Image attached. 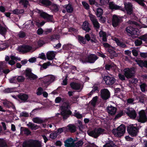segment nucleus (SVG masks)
Returning a JSON list of instances; mask_svg holds the SVG:
<instances>
[{
    "label": "nucleus",
    "instance_id": "obj_27",
    "mask_svg": "<svg viewBox=\"0 0 147 147\" xmlns=\"http://www.w3.org/2000/svg\"><path fill=\"white\" fill-rule=\"evenodd\" d=\"M82 29L86 32H88L90 30V28L89 26V24L87 21H85L83 23L82 26Z\"/></svg>",
    "mask_w": 147,
    "mask_h": 147
},
{
    "label": "nucleus",
    "instance_id": "obj_50",
    "mask_svg": "<svg viewBox=\"0 0 147 147\" xmlns=\"http://www.w3.org/2000/svg\"><path fill=\"white\" fill-rule=\"evenodd\" d=\"M137 2L140 5L143 7H145L146 6V5L144 3V0H134Z\"/></svg>",
    "mask_w": 147,
    "mask_h": 147
},
{
    "label": "nucleus",
    "instance_id": "obj_26",
    "mask_svg": "<svg viewBox=\"0 0 147 147\" xmlns=\"http://www.w3.org/2000/svg\"><path fill=\"white\" fill-rule=\"evenodd\" d=\"M138 64L141 67H147V61H143L142 60H136Z\"/></svg>",
    "mask_w": 147,
    "mask_h": 147
},
{
    "label": "nucleus",
    "instance_id": "obj_8",
    "mask_svg": "<svg viewBox=\"0 0 147 147\" xmlns=\"http://www.w3.org/2000/svg\"><path fill=\"white\" fill-rule=\"evenodd\" d=\"M124 74L126 78H131L134 75V71L133 68H126L124 69Z\"/></svg>",
    "mask_w": 147,
    "mask_h": 147
},
{
    "label": "nucleus",
    "instance_id": "obj_7",
    "mask_svg": "<svg viewBox=\"0 0 147 147\" xmlns=\"http://www.w3.org/2000/svg\"><path fill=\"white\" fill-rule=\"evenodd\" d=\"M41 17L46 20L48 22H54L53 16L50 15L42 11H39V12Z\"/></svg>",
    "mask_w": 147,
    "mask_h": 147
},
{
    "label": "nucleus",
    "instance_id": "obj_6",
    "mask_svg": "<svg viewBox=\"0 0 147 147\" xmlns=\"http://www.w3.org/2000/svg\"><path fill=\"white\" fill-rule=\"evenodd\" d=\"M138 114L137 118L138 121L142 123L145 122L147 120V117L145 111L142 110L139 112Z\"/></svg>",
    "mask_w": 147,
    "mask_h": 147
},
{
    "label": "nucleus",
    "instance_id": "obj_2",
    "mask_svg": "<svg viewBox=\"0 0 147 147\" xmlns=\"http://www.w3.org/2000/svg\"><path fill=\"white\" fill-rule=\"evenodd\" d=\"M23 147H42L41 142L37 140H31L24 142Z\"/></svg>",
    "mask_w": 147,
    "mask_h": 147
},
{
    "label": "nucleus",
    "instance_id": "obj_53",
    "mask_svg": "<svg viewBox=\"0 0 147 147\" xmlns=\"http://www.w3.org/2000/svg\"><path fill=\"white\" fill-rule=\"evenodd\" d=\"M25 33L22 31H20L18 34V36L20 38H23L26 36Z\"/></svg>",
    "mask_w": 147,
    "mask_h": 147
},
{
    "label": "nucleus",
    "instance_id": "obj_29",
    "mask_svg": "<svg viewBox=\"0 0 147 147\" xmlns=\"http://www.w3.org/2000/svg\"><path fill=\"white\" fill-rule=\"evenodd\" d=\"M18 97L19 99L25 102L27 100L28 98V96L26 94H20L18 96Z\"/></svg>",
    "mask_w": 147,
    "mask_h": 147
},
{
    "label": "nucleus",
    "instance_id": "obj_34",
    "mask_svg": "<svg viewBox=\"0 0 147 147\" xmlns=\"http://www.w3.org/2000/svg\"><path fill=\"white\" fill-rule=\"evenodd\" d=\"M78 39L79 42L81 44H85L86 43V40L84 37L80 36H78Z\"/></svg>",
    "mask_w": 147,
    "mask_h": 147
},
{
    "label": "nucleus",
    "instance_id": "obj_59",
    "mask_svg": "<svg viewBox=\"0 0 147 147\" xmlns=\"http://www.w3.org/2000/svg\"><path fill=\"white\" fill-rule=\"evenodd\" d=\"M139 38L144 41L147 42V34H145L141 36Z\"/></svg>",
    "mask_w": 147,
    "mask_h": 147
},
{
    "label": "nucleus",
    "instance_id": "obj_14",
    "mask_svg": "<svg viewBox=\"0 0 147 147\" xmlns=\"http://www.w3.org/2000/svg\"><path fill=\"white\" fill-rule=\"evenodd\" d=\"M26 76L27 79L30 80H34L37 78V76L32 73L31 71L28 69L26 70Z\"/></svg>",
    "mask_w": 147,
    "mask_h": 147
},
{
    "label": "nucleus",
    "instance_id": "obj_57",
    "mask_svg": "<svg viewBox=\"0 0 147 147\" xmlns=\"http://www.w3.org/2000/svg\"><path fill=\"white\" fill-rule=\"evenodd\" d=\"M134 43L137 46H140L142 43V40H137L135 41Z\"/></svg>",
    "mask_w": 147,
    "mask_h": 147
},
{
    "label": "nucleus",
    "instance_id": "obj_39",
    "mask_svg": "<svg viewBox=\"0 0 147 147\" xmlns=\"http://www.w3.org/2000/svg\"><path fill=\"white\" fill-rule=\"evenodd\" d=\"M65 132H68V130L67 128L66 127H64L62 128H59L57 130V134H60L63 131Z\"/></svg>",
    "mask_w": 147,
    "mask_h": 147
},
{
    "label": "nucleus",
    "instance_id": "obj_46",
    "mask_svg": "<svg viewBox=\"0 0 147 147\" xmlns=\"http://www.w3.org/2000/svg\"><path fill=\"white\" fill-rule=\"evenodd\" d=\"M57 135V131H54L50 134V137L52 139H54L56 138Z\"/></svg>",
    "mask_w": 147,
    "mask_h": 147
},
{
    "label": "nucleus",
    "instance_id": "obj_3",
    "mask_svg": "<svg viewBox=\"0 0 147 147\" xmlns=\"http://www.w3.org/2000/svg\"><path fill=\"white\" fill-rule=\"evenodd\" d=\"M125 131V127L124 125H121L117 129L112 130L113 134L115 136L120 137L123 135Z\"/></svg>",
    "mask_w": 147,
    "mask_h": 147
},
{
    "label": "nucleus",
    "instance_id": "obj_62",
    "mask_svg": "<svg viewBox=\"0 0 147 147\" xmlns=\"http://www.w3.org/2000/svg\"><path fill=\"white\" fill-rule=\"evenodd\" d=\"M42 3L47 6H49L51 5V2L47 0H43L42 1Z\"/></svg>",
    "mask_w": 147,
    "mask_h": 147
},
{
    "label": "nucleus",
    "instance_id": "obj_16",
    "mask_svg": "<svg viewBox=\"0 0 147 147\" xmlns=\"http://www.w3.org/2000/svg\"><path fill=\"white\" fill-rule=\"evenodd\" d=\"M138 129L135 126L131 127L128 129V131L131 135L133 136H136L138 132Z\"/></svg>",
    "mask_w": 147,
    "mask_h": 147
},
{
    "label": "nucleus",
    "instance_id": "obj_33",
    "mask_svg": "<svg viewBox=\"0 0 147 147\" xmlns=\"http://www.w3.org/2000/svg\"><path fill=\"white\" fill-rule=\"evenodd\" d=\"M27 125L32 130H35L37 128V125L31 122H29Z\"/></svg>",
    "mask_w": 147,
    "mask_h": 147
},
{
    "label": "nucleus",
    "instance_id": "obj_30",
    "mask_svg": "<svg viewBox=\"0 0 147 147\" xmlns=\"http://www.w3.org/2000/svg\"><path fill=\"white\" fill-rule=\"evenodd\" d=\"M68 131H69L71 132H74L76 131V127L73 125H69L67 126Z\"/></svg>",
    "mask_w": 147,
    "mask_h": 147
},
{
    "label": "nucleus",
    "instance_id": "obj_20",
    "mask_svg": "<svg viewBox=\"0 0 147 147\" xmlns=\"http://www.w3.org/2000/svg\"><path fill=\"white\" fill-rule=\"evenodd\" d=\"M10 59L8 61V63L11 66L14 65L15 64V61L17 60L19 61L21 60V58H20L15 57L13 55H11L10 56Z\"/></svg>",
    "mask_w": 147,
    "mask_h": 147
},
{
    "label": "nucleus",
    "instance_id": "obj_13",
    "mask_svg": "<svg viewBox=\"0 0 147 147\" xmlns=\"http://www.w3.org/2000/svg\"><path fill=\"white\" fill-rule=\"evenodd\" d=\"M98 59V57L94 54H90L88 57L86 61L84 62L82 61L83 63L85 62H89L90 63H93Z\"/></svg>",
    "mask_w": 147,
    "mask_h": 147
},
{
    "label": "nucleus",
    "instance_id": "obj_25",
    "mask_svg": "<svg viewBox=\"0 0 147 147\" xmlns=\"http://www.w3.org/2000/svg\"><path fill=\"white\" fill-rule=\"evenodd\" d=\"M117 68V66L113 64H106L105 65V69L107 70H109L111 69L115 70Z\"/></svg>",
    "mask_w": 147,
    "mask_h": 147
},
{
    "label": "nucleus",
    "instance_id": "obj_44",
    "mask_svg": "<svg viewBox=\"0 0 147 147\" xmlns=\"http://www.w3.org/2000/svg\"><path fill=\"white\" fill-rule=\"evenodd\" d=\"M24 12V10L23 9H15L13 11V13L16 14H18L23 13Z\"/></svg>",
    "mask_w": 147,
    "mask_h": 147
},
{
    "label": "nucleus",
    "instance_id": "obj_48",
    "mask_svg": "<svg viewBox=\"0 0 147 147\" xmlns=\"http://www.w3.org/2000/svg\"><path fill=\"white\" fill-rule=\"evenodd\" d=\"M107 51L109 52L112 56L117 57V54L114 51L110 49L109 48L107 49Z\"/></svg>",
    "mask_w": 147,
    "mask_h": 147
},
{
    "label": "nucleus",
    "instance_id": "obj_49",
    "mask_svg": "<svg viewBox=\"0 0 147 147\" xmlns=\"http://www.w3.org/2000/svg\"><path fill=\"white\" fill-rule=\"evenodd\" d=\"M82 4L84 7L86 9L88 10L90 8V6L88 4L84 1L82 2Z\"/></svg>",
    "mask_w": 147,
    "mask_h": 147
},
{
    "label": "nucleus",
    "instance_id": "obj_63",
    "mask_svg": "<svg viewBox=\"0 0 147 147\" xmlns=\"http://www.w3.org/2000/svg\"><path fill=\"white\" fill-rule=\"evenodd\" d=\"M75 112H76V111ZM74 116L78 119H80L82 117V115L80 114L78 112H75L74 113Z\"/></svg>",
    "mask_w": 147,
    "mask_h": 147
},
{
    "label": "nucleus",
    "instance_id": "obj_21",
    "mask_svg": "<svg viewBox=\"0 0 147 147\" xmlns=\"http://www.w3.org/2000/svg\"><path fill=\"white\" fill-rule=\"evenodd\" d=\"M74 141L71 138L67 139L65 141L66 147H73Z\"/></svg>",
    "mask_w": 147,
    "mask_h": 147
},
{
    "label": "nucleus",
    "instance_id": "obj_19",
    "mask_svg": "<svg viewBox=\"0 0 147 147\" xmlns=\"http://www.w3.org/2000/svg\"><path fill=\"white\" fill-rule=\"evenodd\" d=\"M120 18L116 15H114L113 16L112 19V24L114 27L117 26L120 22Z\"/></svg>",
    "mask_w": 147,
    "mask_h": 147
},
{
    "label": "nucleus",
    "instance_id": "obj_51",
    "mask_svg": "<svg viewBox=\"0 0 147 147\" xmlns=\"http://www.w3.org/2000/svg\"><path fill=\"white\" fill-rule=\"evenodd\" d=\"M43 92V89L41 87H39L36 90V94L37 95H40L42 94Z\"/></svg>",
    "mask_w": 147,
    "mask_h": 147
},
{
    "label": "nucleus",
    "instance_id": "obj_15",
    "mask_svg": "<svg viewBox=\"0 0 147 147\" xmlns=\"http://www.w3.org/2000/svg\"><path fill=\"white\" fill-rule=\"evenodd\" d=\"M101 96L104 99L106 100L109 98L110 94L109 91L106 89H104L101 90Z\"/></svg>",
    "mask_w": 147,
    "mask_h": 147
},
{
    "label": "nucleus",
    "instance_id": "obj_55",
    "mask_svg": "<svg viewBox=\"0 0 147 147\" xmlns=\"http://www.w3.org/2000/svg\"><path fill=\"white\" fill-rule=\"evenodd\" d=\"M8 45L6 43L4 44L0 47V51H3L5 49L8 47Z\"/></svg>",
    "mask_w": 147,
    "mask_h": 147
},
{
    "label": "nucleus",
    "instance_id": "obj_36",
    "mask_svg": "<svg viewBox=\"0 0 147 147\" xmlns=\"http://www.w3.org/2000/svg\"><path fill=\"white\" fill-rule=\"evenodd\" d=\"M98 97L97 96L94 97L90 101L91 104L93 106H95L97 102Z\"/></svg>",
    "mask_w": 147,
    "mask_h": 147
},
{
    "label": "nucleus",
    "instance_id": "obj_60",
    "mask_svg": "<svg viewBox=\"0 0 147 147\" xmlns=\"http://www.w3.org/2000/svg\"><path fill=\"white\" fill-rule=\"evenodd\" d=\"M17 76L13 77L9 79L10 82L11 83H16L17 81Z\"/></svg>",
    "mask_w": 147,
    "mask_h": 147
},
{
    "label": "nucleus",
    "instance_id": "obj_17",
    "mask_svg": "<svg viewBox=\"0 0 147 147\" xmlns=\"http://www.w3.org/2000/svg\"><path fill=\"white\" fill-rule=\"evenodd\" d=\"M70 86L71 88L75 90H79V91H81L82 88L81 85L78 83H76L75 82H72L70 83Z\"/></svg>",
    "mask_w": 147,
    "mask_h": 147
},
{
    "label": "nucleus",
    "instance_id": "obj_11",
    "mask_svg": "<svg viewBox=\"0 0 147 147\" xmlns=\"http://www.w3.org/2000/svg\"><path fill=\"white\" fill-rule=\"evenodd\" d=\"M126 113L127 115L131 118L134 119L136 118L137 114L134 109L128 108L127 109Z\"/></svg>",
    "mask_w": 147,
    "mask_h": 147
},
{
    "label": "nucleus",
    "instance_id": "obj_61",
    "mask_svg": "<svg viewBox=\"0 0 147 147\" xmlns=\"http://www.w3.org/2000/svg\"><path fill=\"white\" fill-rule=\"evenodd\" d=\"M51 65L49 62H48L47 63H45L42 65V67L44 69H46L48 66Z\"/></svg>",
    "mask_w": 147,
    "mask_h": 147
},
{
    "label": "nucleus",
    "instance_id": "obj_43",
    "mask_svg": "<svg viewBox=\"0 0 147 147\" xmlns=\"http://www.w3.org/2000/svg\"><path fill=\"white\" fill-rule=\"evenodd\" d=\"M116 145L113 142H110L107 143L103 146V147H116Z\"/></svg>",
    "mask_w": 147,
    "mask_h": 147
},
{
    "label": "nucleus",
    "instance_id": "obj_31",
    "mask_svg": "<svg viewBox=\"0 0 147 147\" xmlns=\"http://www.w3.org/2000/svg\"><path fill=\"white\" fill-rule=\"evenodd\" d=\"M32 120L34 123L38 124L41 123L43 122L42 119L38 117L34 118L32 119Z\"/></svg>",
    "mask_w": 147,
    "mask_h": 147
},
{
    "label": "nucleus",
    "instance_id": "obj_37",
    "mask_svg": "<svg viewBox=\"0 0 147 147\" xmlns=\"http://www.w3.org/2000/svg\"><path fill=\"white\" fill-rule=\"evenodd\" d=\"M59 6L55 4H53L51 7V9L54 11H57L59 10Z\"/></svg>",
    "mask_w": 147,
    "mask_h": 147
},
{
    "label": "nucleus",
    "instance_id": "obj_22",
    "mask_svg": "<svg viewBox=\"0 0 147 147\" xmlns=\"http://www.w3.org/2000/svg\"><path fill=\"white\" fill-rule=\"evenodd\" d=\"M109 7L110 9H120L123 11L125 10L123 8H122L121 7L117 5L113 2H111L109 3Z\"/></svg>",
    "mask_w": 147,
    "mask_h": 147
},
{
    "label": "nucleus",
    "instance_id": "obj_28",
    "mask_svg": "<svg viewBox=\"0 0 147 147\" xmlns=\"http://www.w3.org/2000/svg\"><path fill=\"white\" fill-rule=\"evenodd\" d=\"M55 54L53 51H49L47 54V57L49 60H51L55 57Z\"/></svg>",
    "mask_w": 147,
    "mask_h": 147
},
{
    "label": "nucleus",
    "instance_id": "obj_56",
    "mask_svg": "<svg viewBox=\"0 0 147 147\" xmlns=\"http://www.w3.org/2000/svg\"><path fill=\"white\" fill-rule=\"evenodd\" d=\"M146 86L144 83H142L140 85V87L141 91L142 92H144L145 91V88Z\"/></svg>",
    "mask_w": 147,
    "mask_h": 147
},
{
    "label": "nucleus",
    "instance_id": "obj_9",
    "mask_svg": "<svg viewBox=\"0 0 147 147\" xmlns=\"http://www.w3.org/2000/svg\"><path fill=\"white\" fill-rule=\"evenodd\" d=\"M32 47L29 45H23L19 47L18 48V50L23 53H26L30 51H33Z\"/></svg>",
    "mask_w": 147,
    "mask_h": 147
},
{
    "label": "nucleus",
    "instance_id": "obj_32",
    "mask_svg": "<svg viewBox=\"0 0 147 147\" xmlns=\"http://www.w3.org/2000/svg\"><path fill=\"white\" fill-rule=\"evenodd\" d=\"M64 7L65 8L67 11L68 12L71 13L73 11V8L70 4L65 5Z\"/></svg>",
    "mask_w": 147,
    "mask_h": 147
},
{
    "label": "nucleus",
    "instance_id": "obj_41",
    "mask_svg": "<svg viewBox=\"0 0 147 147\" xmlns=\"http://www.w3.org/2000/svg\"><path fill=\"white\" fill-rule=\"evenodd\" d=\"M83 144L82 140H80L76 143L74 142L73 147H82Z\"/></svg>",
    "mask_w": 147,
    "mask_h": 147
},
{
    "label": "nucleus",
    "instance_id": "obj_52",
    "mask_svg": "<svg viewBox=\"0 0 147 147\" xmlns=\"http://www.w3.org/2000/svg\"><path fill=\"white\" fill-rule=\"evenodd\" d=\"M17 80L18 82H22L24 81L25 78L22 76H17Z\"/></svg>",
    "mask_w": 147,
    "mask_h": 147
},
{
    "label": "nucleus",
    "instance_id": "obj_64",
    "mask_svg": "<svg viewBox=\"0 0 147 147\" xmlns=\"http://www.w3.org/2000/svg\"><path fill=\"white\" fill-rule=\"evenodd\" d=\"M133 55L135 56H137L138 55V51L137 49H134L132 50Z\"/></svg>",
    "mask_w": 147,
    "mask_h": 147
},
{
    "label": "nucleus",
    "instance_id": "obj_18",
    "mask_svg": "<svg viewBox=\"0 0 147 147\" xmlns=\"http://www.w3.org/2000/svg\"><path fill=\"white\" fill-rule=\"evenodd\" d=\"M125 7L128 14H131L132 11V5L129 2L125 3H124Z\"/></svg>",
    "mask_w": 147,
    "mask_h": 147
},
{
    "label": "nucleus",
    "instance_id": "obj_1",
    "mask_svg": "<svg viewBox=\"0 0 147 147\" xmlns=\"http://www.w3.org/2000/svg\"><path fill=\"white\" fill-rule=\"evenodd\" d=\"M69 108V104L68 103H64L60 108L59 109L61 110V113H57L56 116L61 115L64 119H66L71 114V112L68 109Z\"/></svg>",
    "mask_w": 147,
    "mask_h": 147
},
{
    "label": "nucleus",
    "instance_id": "obj_10",
    "mask_svg": "<svg viewBox=\"0 0 147 147\" xmlns=\"http://www.w3.org/2000/svg\"><path fill=\"white\" fill-rule=\"evenodd\" d=\"M104 80L106 84L109 85H112L115 82V79L113 76H105L104 78Z\"/></svg>",
    "mask_w": 147,
    "mask_h": 147
},
{
    "label": "nucleus",
    "instance_id": "obj_38",
    "mask_svg": "<svg viewBox=\"0 0 147 147\" xmlns=\"http://www.w3.org/2000/svg\"><path fill=\"white\" fill-rule=\"evenodd\" d=\"M3 105L8 108L13 106L12 103L7 101H4L3 103Z\"/></svg>",
    "mask_w": 147,
    "mask_h": 147
},
{
    "label": "nucleus",
    "instance_id": "obj_40",
    "mask_svg": "<svg viewBox=\"0 0 147 147\" xmlns=\"http://www.w3.org/2000/svg\"><path fill=\"white\" fill-rule=\"evenodd\" d=\"M20 3L24 6V7H26L28 5V1L27 0H20Z\"/></svg>",
    "mask_w": 147,
    "mask_h": 147
},
{
    "label": "nucleus",
    "instance_id": "obj_5",
    "mask_svg": "<svg viewBox=\"0 0 147 147\" xmlns=\"http://www.w3.org/2000/svg\"><path fill=\"white\" fill-rule=\"evenodd\" d=\"M56 79L55 77L53 75H49L44 77L43 79V82L47 87L53 82Z\"/></svg>",
    "mask_w": 147,
    "mask_h": 147
},
{
    "label": "nucleus",
    "instance_id": "obj_23",
    "mask_svg": "<svg viewBox=\"0 0 147 147\" xmlns=\"http://www.w3.org/2000/svg\"><path fill=\"white\" fill-rule=\"evenodd\" d=\"M137 29L134 28L132 27H127L126 28V32L130 34H137Z\"/></svg>",
    "mask_w": 147,
    "mask_h": 147
},
{
    "label": "nucleus",
    "instance_id": "obj_35",
    "mask_svg": "<svg viewBox=\"0 0 147 147\" xmlns=\"http://www.w3.org/2000/svg\"><path fill=\"white\" fill-rule=\"evenodd\" d=\"M100 36L101 37H102V39L104 41H107L106 34L105 32L102 31H100L99 32Z\"/></svg>",
    "mask_w": 147,
    "mask_h": 147
},
{
    "label": "nucleus",
    "instance_id": "obj_12",
    "mask_svg": "<svg viewBox=\"0 0 147 147\" xmlns=\"http://www.w3.org/2000/svg\"><path fill=\"white\" fill-rule=\"evenodd\" d=\"M89 16L94 27L97 28H99L100 24L97 21L96 16L91 13L89 14Z\"/></svg>",
    "mask_w": 147,
    "mask_h": 147
},
{
    "label": "nucleus",
    "instance_id": "obj_47",
    "mask_svg": "<svg viewBox=\"0 0 147 147\" xmlns=\"http://www.w3.org/2000/svg\"><path fill=\"white\" fill-rule=\"evenodd\" d=\"M7 31V29L5 27L0 26V33L3 34H4Z\"/></svg>",
    "mask_w": 147,
    "mask_h": 147
},
{
    "label": "nucleus",
    "instance_id": "obj_58",
    "mask_svg": "<svg viewBox=\"0 0 147 147\" xmlns=\"http://www.w3.org/2000/svg\"><path fill=\"white\" fill-rule=\"evenodd\" d=\"M29 114L26 112H22L20 113V117H27L29 116Z\"/></svg>",
    "mask_w": 147,
    "mask_h": 147
},
{
    "label": "nucleus",
    "instance_id": "obj_24",
    "mask_svg": "<svg viewBox=\"0 0 147 147\" xmlns=\"http://www.w3.org/2000/svg\"><path fill=\"white\" fill-rule=\"evenodd\" d=\"M107 111L109 114L111 115H113L116 112V109L115 107L110 106L107 107Z\"/></svg>",
    "mask_w": 147,
    "mask_h": 147
},
{
    "label": "nucleus",
    "instance_id": "obj_4",
    "mask_svg": "<svg viewBox=\"0 0 147 147\" xmlns=\"http://www.w3.org/2000/svg\"><path fill=\"white\" fill-rule=\"evenodd\" d=\"M105 130L100 128H95L94 130L88 133V134L90 136L96 138L100 135L104 133Z\"/></svg>",
    "mask_w": 147,
    "mask_h": 147
},
{
    "label": "nucleus",
    "instance_id": "obj_54",
    "mask_svg": "<svg viewBox=\"0 0 147 147\" xmlns=\"http://www.w3.org/2000/svg\"><path fill=\"white\" fill-rule=\"evenodd\" d=\"M6 63L5 61L0 62V70L6 67Z\"/></svg>",
    "mask_w": 147,
    "mask_h": 147
},
{
    "label": "nucleus",
    "instance_id": "obj_42",
    "mask_svg": "<svg viewBox=\"0 0 147 147\" xmlns=\"http://www.w3.org/2000/svg\"><path fill=\"white\" fill-rule=\"evenodd\" d=\"M103 13V11L102 9L98 8L97 9L96 15L97 17H100L102 16Z\"/></svg>",
    "mask_w": 147,
    "mask_h": 147
},
{
    "label": "nucleus",
    "instance_id": "obj_45",
    "mask_svg": "<svg viewBox=\"0 0 147 147\" xmlns=\"http://www.w3.org/2000/svg\"><path fill=\"white\" fill-rule=\"evenodd\" d=\"M0 147H7V144L3 139H0Z\"/></svg>",
    "mask_w": 147,
    "mask_h": 147
}]
</instances>
